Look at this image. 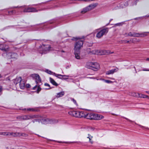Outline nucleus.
Returning a JSON list of instances; mask_svg holds the SVG:
<instances>
[{
	"instance_id": "nucleus-15",
	"label": "nucleus",
	"mask_w": 149,
	"mask_h": 149,
	"mask_svg": "<svg viewBox=\"0 0 149 149\" xmlns=\"http://www.w3.org/2000/svg\"><path fill=\"white\" fill-rule=\"evenodd\" d=\"M118 70V69L117 68H116L113 70H110L109 71H107L106 72V74H113L114 72L117 71Z\"/></svg>"
},
{
	"instance_id": "nucleus-44",
	"label": "nucleus",
	"mask_w": 149,
	"mask_h": 149,
	"mask_svg": "<svg viewBox=\"0 0 149 149\" xmlns=\"http://www.w3.org/2000/svg\"><path fill=\"white\" fill-rule=\"evenodd\" d=\"M146 60L147 61H149V58H147L146 59Z\"/></svg>"
},
{
	"instance_id": "nucleus-4",
	"label": "nucleus",
	"mask_w": 149,
	"mask_h": 149,
	"mask_svg": "<svg viewBox=\"0 0 149 149\" xmlns=\"http://www.w3.org/2000/svg\"><path fill=\"white\" fill-rule=\"evenodd\" d=\"M39 116L36 115H26L19 116L17 117V118L20 120H24L29 119L31 118H38Z\"/></svg>"
},
{
	"instance_id": "nucleus-14",
	"label": "nucleus",
	"mask_w": 149,
	"mask_h": 149,
	"mask_svg": "<svg viewBox=\"0 0 149 149\" xmlns=\"http://www.w3.org/2000/svg\"><path fill=\"white\" fill-rule=\"evenodd\" d=\"M87 114V111H79V118L84 117L86 118V116Z\"/></svg>"
},
{
	"instance_id": "nucleus-29",
	"label": "nucleus",
	"mask_w": 149,
	"mask_h": 149,
	"mask_svg": "<svg viewBox=\"0 0 149 149\" xmlns=\"http://www.w3.org/2000/svg\"><path fill=\"white\" fill-rule=\"evenodd\" d=\"M63 76H64L65 77H63L62 79H68V77H69L68 76L65 75H63Z\"/></svg>"
},
{
	"instance_id": "nucleus-1",
	"label": "nucleus",
	"mask_w": 149,
	"mask_h": 149,
	"mask_svg": "<svg viewBox=\"0 0 149 149\" xmlns=\"http://www.w3.org/2000/svg\"><path fill=\"white\" fill-rule=\"evenodd\" d=\"M18 8V11L21 12H37L38 10L33 7L28 6H23L21 7H14L12 8Z\"/></svg>"
},
{
	"instance_id": "nucleus-23",
	"label": "nucleus",
	"mask_w": 149,
	"mask_h": 149,
	"mask_svg": "<svg viewBox=\"0 0 149 149\" xmlns=\"http://www.w3.org/2000/svg\"><path fill=\"white\" fill-rule=\"evenodd\" d=\"M50 81L51 83L53 85L55 86H57L58 84H57L55 81L52 78H50Z\"/></svg>"
},
{
	"instance_id": "nucleus-11",
	"label": "nucleus",
	"mask_w": 149,
	"mask_h": 149,
	"mask_svg": "<svg viewBox=\"0 0 149 149\" xmlns=\"http://www.w3.org/2000/svg\"><path fill=\"white\" fill-rule=\"evenodd\" d=\"M50 48H51V47L49 45H47L45 46H43L41 48H40V50H41L42 52L40 53H45L46 51H49L50 49Z\"/></svg>"
},
{
	"instance_id": "nucleus-25",
	"label": "nucleus",
	"mask_w": 149,
	"mask_h": 149,
	"mask_svg": "<svg viewBox=\"0 0 149 149\" xmlns=\"http://www.w3.org/2000/svg\"><path fill=\"white\" fill-rule=\"evenodd\" d=\"M89 11L87 7L84 8L81 11V13L83 14L84 13L87 12Z\"/></svg>"
},
{
	"instance_id": "nucleus-47",
	"label": "nucleus",
	"mask_w": 149,
	"mask_h": 149,
	"mask_svg": "<svg viewBox=\"0 0 149 149\" xmlns=\"http://www.w3.org/2000/svg\"><path fill=\"white\" fill-rule=\"evenodd\" d=\"M140 18H142V19H143V17H141Z\"/></svg>"
},
{
	"instance_id": "nucleus-21",
	"label": "nucleus",
	"mask_w": 149,
	"mask_h": 149,
	"mask_svg": "<svg viewBox=\"0 0 149 149\" xmlns=\"http://www.w3.org/2000/svg\"><path fill=\"white\" fill-rule=\"evenodd\" d=\"M8 55L9 56H10L11 58H15V56H16L17 54L16 53H8Z\"/></svg>"
},
{
	"instance_id": "nucleus-3",
	"label": "nucleus",
	"mask_w": 149,
	"mask_h": 149,
	"mask_svg": "<svg viewBox=\"0 0 149 149\" xmlns=\"http://www.w3.org/2000/svg\"><path fill=\"white\" fill-rule=\"evenodd\" d=\"M32 77L35 79L36 82L37 84L36 85L33 87V89L35 90L37 88V93H38L41 90V88L40 87V86L42 84L41 79L39 76L37 74H33Z\"/></svg>"
},
{
	"instance_id": "nucleus-33",
	"label": "nucleus",
	"mask_w": 149,
	"mask_h": 149,
	"mask_svg": "<svg viewBox=\"0 0 149 149\" xmlns=\"http://www.w3.org/2000/svg\"><path fill=\"white\" fill-rule=\"evenodd\" d=\"M147 33H149V32H146L144 33H143L142 34L143 35V36H147Z\"/></svg>"
},
{
	"instance_id": "nucleus-46",
	"label": "nucleus",
	"mask_w": 149,
	"mask_h": 149,
	"mask_svg": "<svg viewBox=\"0 0 149 149\" xmlns=\"http://www.w3.org/2000/svg\"><path fill=\"white\" fill-rule=\"evenodd\" d=\"M146 93H147L149 94V91H146Z\"/></svg>"
},
{
	"instance_id": "nucleus-38",
	"label": "nucleus",
	"mask_w": 149,
	"mask_h": 149,
	"mask_svg": "<svg viewBox=\"0 0 149 149\" xmlns=\"http://www.w3.org/2000/svg\"><path fill=\"white\" fill-rule=\"evenodd\" d=\"M149 17V15H146L144 17L145 18H147L148 17Z\"/></svg>"
},
{
	"instance_id": "nucleus-42",
	"label": "nucleus",
	"mask_w": 149,
	"mask_h": 149,
	"mask_svg": "<svg viewBox=\"0 0 149 149\" xmlns=\"http://www.w3.org/2000/svg\"><path fill=\"white\" fill-rule=\"evenodd\" d=\"M143 71H149V70H146V69H143L142 70Z\"/></svg>"
},
{
	"instance_id": "nucleus-8",
	"label": "nucleus",
	"mask_w": 149,
	"mask_h": 149,
	"mask_svg": "<svg viewBox=\"0 0 149 149\" xmlns=\"http://www.w3.org/2000/svg\"><path fill=\"white\" fill-rule=\"evenodd\" d=\"M108 31V29L105 28L101 29L98 31L96 35V37L98 38H100L104 35L106 34Z\"/></svg>"
},
{
	"instance_id": "nucleus-7",
	"label": "nucleus",
	"mask_w": 149,
	"mask_h": 149,
	"mask_svg": "<svg viewBox=\"0 0 149 149\" xmlns=\"http://www.w3.org/2000/svg\"><path fill=\"white\" fill-rule=\"evenodd\" d=\"M83 42L82 40H79L76 41V42L74 50L75 51L79 52L83 47Z\"/></svg>"
},
{
	"instance_id": "nucleus-17",
	"label": "nucleus",
	"mask_w": 149,
	"mask_h": 149,
	"mask_svg": "<svg viewBox=\"0 0 149 149\" xmlns=\"http://www.w3.org/2000/svg\"><path fill=\"white\" fill-rule=\"evenodd\" d=\"M139 93L135 92H132L130 93L129 95L134 97H139Z\"/></svg>"
},
{
	"instance_id": "nucleus-12",
	"label": "nucleus",
	"mask_w": 149,
	"mask_h": 149,
	"mask_svg": "<svg viewBox=\"0 0 149 149\" xmlns=\"http://www.w3.org/2000/svg\"><path fill=\"white\" fill-rule=\"evenodd\" d=\"M10 134L14 136H24L26 137L27 136V134L25 133H22L19 132H15V133H11Z\"/></svg>"
},
{
	"instance_id": "nucleus-13",
	"label": "nucleus",
	"mask_w": 149,
	"mask_h": 149,
	"mask_svg": "<svg viewBox=\"0 0 149 149\" xmlns=\"http://www.w3.org/2000/svg\"><path fill=\"white\" fill-rule=\"evenodd\" d=\"M70 115L79 118V111H72L69 113Z\"/></svg>"
},
{
	"instance_id": "nucleus-30",
	"label": "nucleus",
	"mask_w": 149,
	"mask_h": 149,
	"mask_svg": "<svg viewBox=\"0 0 149 149\" xmlns=\"http://www.w3.org/2000/svg\"><path fill=\"white\" fill-rule=\"evenodd\" d=\"M104 81L105 82L107 83H111L112 82L111 81L109 80H105Z\"/></svg>"
},
{
	"instance_id": "nucleus-36",
	"label": "nucleus",
	"mask_w": 149,
	"mask_h": 149,
	"mask_svg": "<svg viewBox=\"0 0 149 149\" xmlns=\"http://www.w3.org/2000/svg\"><path fill=\"white\" fill-rule=\"evenodd\" d=\"M92 137H91V138H90V137H88V138H89V141L91 143V144H92L93 143V141H91V139L92 138Z\"/></svg>"
},
{
	"instance_id": "nucleus-27",
	"label": "nucleus",
	"mask_w": 149,
	"mask_h": 149,
	"mask_svg": "<svg viewBox=\"0 0 149 149\" xmlns=\"http://www.w3.org/2000/svg\"><path fill=\"white\" fill-rule=\"evenodd\" d=\"M139 97H140L141 98H148V96L147 95H143L140 93H139Z\"/></svg>"
},
{
	"instance_id": "nucleus-39",
	"label": "nucleus",
	"mask_w": 149,
	"mask_h": 149,
	"mask_svg": "<svg viewBox=\"0 0 149 149\" xmlns=\"http://www.w3.org/2000/svg\"><path fill=\"white\" fill-rule=\"evenodd\" d=\"M26 86L28 88H30V85L29 84L26 85Z\"/></svg>"
},
{
	"instance_id": "nucleus-41",
	"label": "nucleus",
	"mask_w": 149,
	"mask_h": 149,
	"mask_svg": "<svg viewBox=\"0 0 149 149\" xmlns=\"http://www.w3.org/2000/svg\"><path fill=\"white\" fill-rule=\"evenodd\" d=\"M12 11H14V14H16V11L15 10H12Z\"/></svg>"
},
{
	"instance_id": "nucleus-28",
	"label": "nucleus",
	"mask_w": 149,
	"mask_h": 149,
	"mask_svg": "<svg viewBox=\"0 0 149 149\" xmlns=\"http://www.w3.org/2000/svg\"><path fill=\"white\" fill-rule=\"evenodd\" d=\"M14 11H7V13L6 14L7 15H11L14 14Z\"/></svg>"
},
{
	"instance_id": "nucleus-45",
	"label": "nucleus",
	"mask_w": 149,
	"mask_h": 149,
	"mask_svg": "<svg viewBox=\"0 0 149 149\" xmlns=\"http://www.w3.org/2000/svg\"><path fill=\"white\" fill-rule=\"evenodd\" d=\"M125 119H127V120L128 121H131L130 120H129V119H127V118H125Z\"/></svg>"
},
{
	"instance_id": "nucleus-22",
	"label": "nucleus",
	"mask_w": 149,
	"mask_h": 149,
	"mask_svg": "<svg viewBox=\"0 0 149 149\" xmlns=\"http://www.w3.org/2000/svg\"><path fill=\"white\" fill-rule=\"evenodd\" d=\"M65 93L63 91L61 92L60 93H58L56 96L57 97H61L64 95Z\"/></svg>"
},
{
	"instance_id": "nucleus-43",
	"label": "nucleus",
	"mask_w": 149,
	"mask_h": 149,
	"mask_svg": "<svg viewBox=\"0 0 149 149\" xmlns=\"http://www.w3.org/2000/svg\"><path fill=\"white\" fill-rule=\"evenodd\" d=\"M2 87L1 86H0V92L2 91Z\"/></svg>"
},
{
	"instance_id": "nucleus-9",
	"label": "nucleus",
	"mask_w": 149,
	"mask_h": 149,
	"mask_svg": "<svg viewBox=\"0 0 149 149\" xmlns=\"http://www.w3.org/2000/svg\"><path fill=\"white\" fill-rule=\"evenodd\" d=\"M113 52L109 51L107 52L106 51L104 50H95L93 52V53L95 54L98 55H103L106 54L107 53V54H111L113 53Z\"/></svg>"
},
{
	"instance_id": "nucleus-16",
	"label": "nucleus",
	"mask_w": 149,
	"mask_h": 149,
	"mask_svg": "<svg viewBox=\"0 0 149 149\" xmlns=\"http://www.w3.org/2000/svg\"><path fill=\"white\" fill-rule=\"evenodd\" d=\"M97 6V4L96 3L92 4L88 6L87 7L89 10H90L94 8Z\"/></svg>"
},
{
	"instance_id": "nucleus-31",
	"label": "nucleus",
	"mask_w": 149,
	"mask_h": 149,
	"mask_svg": "<svg viewBox=\"0 0 149 149\" xmlns=\"http://www.w3.org/2000/svg\"><path fill=\"white\" fill-rule=\"evenodd\" d=\"M80 1H84L85 2H89L91 1H93L94 0H79Z\"/></svg>"
},
{
	"instance_id": "nucleus-10",
	"label": "nucleus",
	"mask_w": 149,
	"mask_h": 149,
	"mask_svg": "<svg viewBox=\"0 0 149 149\" xmlns=\"http://www.w3.org/2000/svg\"><path fill=\"white\" fill-rule=\"evenodd\" d=\"M20 82L19 84L20 87L21 88L23 89L25 86V83L24 82L21 81V77H19L17 78L14 81V83L16 84L17 83Z\"/></svg>"
},
{
	"instance_id": "nucleus-20",
	"label": "nucleus",
	"mask_w": 149,
	"mask_h": 149,
	"mask_svg": "<svg viewBox=\"0 0 149 149\" xmlns=\"http://www.w3.org/2000/svg\"><path fill=\"white\" fill-rule=\"evenodd\" d=\"M80 51L79 52H77L76 51H74V54L75 55V57L77 59H79L80 58V56L79 55V53Z\"/></svg>"
},
{
	"instance_id": "nucleus-48",
	"label": "nucleus",
	"mask_w": 149,
	"mask_h": 149,
	"mask_svg": "<svg viewBox=\"0 0 149 149\" xmlns=\"http://www.w3.org/2000/svg\"><path fill=\"white\" fill-rule=\"evenodd\" d=\"M24 110H26V109H24Z\"/></svg>"
},
{
	"instance_id": "nucleus-32",
	"label": "nucleus",
	"mask_w": 149,
	"mask_h": 149,
	"mask_svg": "<svg viewBox=\"0 0 149 149\" xmlns=\"http://www.w3.org/2000/svg\"><path fill=\"white\" fill-rule=\"evenodd\" d=\"M72 100L73 102L76 105H77V103L76 101L74 99H72Z\"/></svg>"
},
{
	"instance_id": "nucleus-24",
	"label": "nucleus",
	"mask_w": 149,
	"mask_h": 149,
	"mask_svg": "<svg viewBox=\"0 0 149 149\" xmlns=\"http://www.w3.org/2000/svg\"><path fill=\"white\" fill-rule=\"evenodd\" d=\"M11 132H0V135H11L10 134V133Z\"/></svg>"
},
{
	"instance_id": "nucleus-19",
	"label": "nucleus",
	"mask_w": 149,
	"mask_h": 149,
	"mask_svg": "<svg viewBox=\"0 0 149 149\" xmlns=\"http://www.w3.org/2000/svg\"><path fill=\"white\" fill-rule=\"evenodd\" d=\"M0 49L2 50L6 51H7L8 47L7 46H4V45H0Z\"/></svg>"
},
{
	"instance_id": "nucleus-35",
	"label": "nucleus",
	"mask_w": 149,
	"mask_h": 149,
	"mask_svg": "<svg viewBox=\"0 0 149 149\" xmlns=\"http://www.w3.org/2000/svg\"><path fill=\"white\" fill-rule=\"evenodd\" d=\"M47 72L49 74H52V72L51 71L47 70Z\"/></svg>"
},
{
	"instance_id": "nucleus-34",
	"label": "nucleus",
	"mask_w": 149,
	"mask_h": 149,
	"mask_svg": "<svg viewBox=\"0 0 149 149\" xmlns=\"http://www.w3.org/2000/svg\"><path fill=\"white\" fill-rule=\"evenodd\" d=\"M27 110L29 111H33L34 110L33 109L29 108L27 109Z\"/></svg>"
},
{
	"instance_id": "nucleus-26",
	"label": "nucleus",
	"mask_w": 149,
	"mask_h": 149,
	"mask_svg": "<svg viewBox=\"0 0 149 149\" xmlns=\"http://www.w3.org/2000/svg\"><path fill=\"white\" fill-rule=\"evenodd\" d=\"M54 74L56 77H58V78H59L61 79H62V77H63V76L65 77V76H63V75H62L61 74H55V73H54Z\"/></svg>"
},
{
	"instance_id": "nucleus-5",
	"label": "nucleus",
	"mask_w": 149,
	"mask_h": 149,
	"mask_svg": "<svg viewBox=\"0 0 149 149\" xmlns=\"http://www.w3.org/2000/svg\"><path fill=\"white\" fill-rule=\"evenodd\" d=\"M40 120L44 124H54L58 122V120H57L45 117H42Z\"/></svg>"
},
{
	"instance_id": "nucleus-6",
	"label": "nucleus",
	"mask_w": 149,
	"mask_h": 149,
	"mask_svg": "<svg viewBox=\"0 0 149 149\" xmlns=\"http://www.w3.org/2000/svg\"><path fill=\"white\" fill-rule=\"evenodd\" d=\"M87 67L88 68H92L94 70H97L99 68L100 65L99 64L96 63H93L90 62L86 64Z\"/></svg>"
},
{
	"instance_id": "nucleus-40",
	"label": "nucleus",
	"mask_w": 149,
	"mask_h": 149,
	"mask_svg": "<svg viewBox=\"0 0 149 149\" xmlns=\"http://www.w3.org/2000/svg\"><path fill=\"white\" fill-rule=\"evenodd\" d=\"M128 5V3L127 2L126 3H125V6H127Z\"/></svg>"
},
{
	"instance_id": "nucleus-37",
	"label": "nucleus",
	"mask_w": 149,
	"mask_h": 149,
	"mask_svg": "<svg viewBox=\"0 0 149 149\" xmlns=\"http://www.w3.org/2000/svg\"><path fill=\"white\" fill-rule=\"evenodd\" d=\"M45 86H48L49 87V88H47V89H49V88L50 86L47 83H45Z\"/></svg>"
},
{
	"instance_id": "nucleus-2",
	"label": "nucleus",
	"mask_w": 149,
	"mask_h": 149,
	"mask_svg": "<svg viewBox=\"0 0 149 149\" xmlns=\"http://www.w3.org/2000/svg\"><path fill=\"white\" fill-rule=\"evenodd\" d=\"M87 113L86 118L88 119L100 120L104 118L102 115L90 111H87Z\"/></svg>"
},
{
	"instance_id": "nucleus-18",
	"label": "nucleus",
	"mask_w": 149,
	"mask_h": 149,
	"mask_svg": "<svg viewBox=\"0 0 149 149\" xmlns=\"http://www.w3.org/2000/svg\"><path fill=\"white\" fill-rule=\"evenodd\" d=\"M138 34L135 33H132V32H130L128 33H126L125 34L126 36H137Z\"/></svg>"
}]
</instances>
